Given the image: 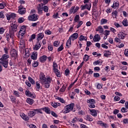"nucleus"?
<instances>
[{"label":"nucleus","instance_id":"f257e3e1","mask_svg":"<svg viewBox=\"0 0 128 128\" xmlns=\"http://www.w3.org/2000/svg\"><path fill=\"white\" fill-rule=\"evenodd\" d=\"M10 58V55H8L6 54H4L2 56V58H0V64H2L4 68H8V58Z\"/></svg>","mask_w":128,"mask_h":128},{"label":"nucleus","instance_id":"f03ea898","mask_svg":"<svg viewBox=\"0 0 128 128\" xmlns=\"http://www.w3.org/2000/svg\"><path fill=\"white\" fill-rule=\"evenodd\" d=\"M74 108V103H72L70 104H69L66 106L64 108H65L64 113L68 114L70 112H71V110L74 112H76V109Z\"/></svg>","mask_w":128,"mask_h":128},{"label":"nucleus","instance_id":"7ed1b4c3","mask_svg":"<svg viewBox=\"0 0 128 128\" xmlns=\"http://www.w3.org/2000/svg\"><path fill=\"white\" fill-rule=\"evenodd\" d=\"M16 28H18V26L16 24H12L10 28V34H12V36H14V32H16Z\"/></svg>","mask_w":128,"mask_h":128},{"label":"nucleus","instance_id":"20e7f679","mask_svg":"<svg viewBox=\"0 0 128 128\" xmlns=\"http://www.w3.org/2000/svg\"><path fill=\"white\" fill-rule=\"evenodd\" d=\"M10 56L11 58H14V60H16V58H18V51L14 49L10 51Z\"/></svg>","mask_w":128,"mask_h":128},{"label":"nucleus","instance_id":"39448f33","mask_svg":"<svg viewBox=\"0 0 128 128\" xmlns=\"http://www.w3.org/2000/svg\"><path fill=\"white\" fill-rule=\"evenodd\" d=\"M34 110V111H30L28 113V116L29 118H32L33 116H36V114H38V112H40V110L38 109H35Z\"/></svg>","mask_w":128,"mask_h":128},{"label":"nucleus","instance_id":"423d86ee","mask_svg":"<svg viewBox=\"0 0 128 128\" xmlns=\"http://www.w3.org/2000/svg\"><path fill=\"white\" fill-rule=\"evenodd\" d=\"M89 107L94 108H96V105L94 104H96V101L94 99L89 100L87 101Z\"/></svg>","mask_w":128,"mask_h":128},{"label":"nucleus","instance_id":"0eeeda50","mask_svg":"<svg viewBox=\"0 0 128 128\" xmlns=\"http://www.w3.org/2000/svg\"><path fill=\"white\" fill-rule=\"evenodd\" d=\"M38 15L36 14H33L32 16H30L28 17V20H32V22H36V20H38Z\"/></svg>","mask_w":128,"mask_h":128},{"label":"nucleus","instance_id":"6e6552de","mask_svg":"<svg viewBox=\"0 0 128 128\" xmlns=\"http://www.w3.org/2000/svg\"><path fill=\"white\" fill-rule=\"evenodd\" d=\"M40 82L42 84H44V82L46 80V78L45 77L44 74V73H40Z\"/></svg>","mask_w":128,"mask_h":128},{"label":"nucleus","instance_id":"1a4fd4ad","mask_svg":"<svg viewBox=\"0 0 128 128\" xmlns=\"http://www.w3.org/2000/svg\"><path fill=\"white\" fill-rule=\"evenodd\" d=\"M37 10H38V13L42 14V10H44V4L42 3L39 4L37 6Z\"/></svg>","mask_w":128,"mask_h":128},{"label":"nucleus","instance_id":"9d476101","mask_svg":"<svg viewBox=\"0 0 128 128\" xmlns=\"http://www.w3.org/2000/svg\"><path fill=\"white\" fill-rule=\"evenodd\" d=\"M50 78H48L46 79V80L43 83V84H44V87L46 88H50Z\"/></svg>","mask_w":128,"mask_h":128},{"label":"nucleus","instance_id":"9b49d317","mask_svg":"<svg viewBox=\"0 0 128 128\" xmlns=\"http://www.w3.org/2000/svg\"><path fill=\"white\" fill-rule=\"evenodd\" d=\"M18 12L20 14H26V8H24L22 6H20L19 7Z\"/></svg>","mask_w":128,"mask_h":128},{"label":"nucleus","instance_id":"f8f14e48","mask_svg":"<svg viewBox=\"0 0 128 128\" xmlns=\"http://www.w3.org/2000/svg\"><path fill=\"white\" fill-rule=\"evenodd\" d=\"M14 36V35H12V33H9V34H6V38L8 42V40H10V38L12 40Z\"/></svg>","mask_w":128,"mask_h":128},{"label":"nucleus","instance_id":"ddd939ff","mask_svg":"<svg viewBox=\"0 0 128 128\" xmlns=\"http://www.w3.org/2000/svg\"><path fill=\"white\" fill-rule=\"evenodd\" d=\"M78 33H74L72 34L70 38L72 40H76V38H78Z\"/></svg>","mask_w":128,"mask_h":128},{"label":"nucleus","instance_id":"4468645a","mask_svg":"<svg viewBox=\"0 0 128 128\" xmlns=\"http://www.w3.org/2000/svg\"><path fill=\"white\" fill-rule=\"evenodd\" d=\"M47 58H48V56H46L44 55L40 58V62H44L46 60Z\"/></svg>","mask_w":128,"mask_h":128},{"label":"nucleus","instance_id":"2eb2a0df","mask_svg":"<svg viewBox=\"0 0 128 128\" xmlns=\"http://www.w3.org/2000/svg\"><path fill=\"white\" fill-rule=\"evenodd\" d=\"M31 58L34 60L38 59V52H33L31 56Z\"/></svg>","mask_w":128,"mask_h":128},{"label":"nucleus","instance_id":"dca6fc26","mask_svg":"<svg viewBox=\"0 0 128 128\" xmlns=\"http://www.w3.org/2000/svg\"><path fill=\"white\" fill-rule=\"evenodd\" d=\"M120 6V3L118 2H114L113 3V5L112 6V8H118Z\"/></svg>","mask_w":128,"mask_h":128},{"label":"nucleus","instance_id":"f3484780","mask_svg":"<svg viewBox=\"0 0 128 128\" xmlns=\"http://www.w3.org/2000/svg\"><path fill=\"white\" fill-rule=\"evenodd\" d=\"M118 37L120 40H124L126 37V34L122 32H120L119 34H118Z\"/></svg>","mask_w":128,"mask_h":128},{"label":"nucleus","instance_id":"a211bd4d","mask_svg":"<svg viewBox=\"0 0 128 128\" xmlns=\"http://www.w3.org/2000/svg\"><path fill=\"white\" fill-rule=\"evenodd\" d=\"M44 36L42 32L40 33L38 35L37 40H38V42H40V40H42V38H44Z\"/></svg>","mask_w":128,"mask_h":128},{"label":"nucleus","instance_id":"6ab92c4d","mask_svg":"<svg viewBox=\"0 0 128 128\" xmlns=\"http://www.w3.org/2000/svg\"><path fill=\"white\" fill-rule=\"evenodd\" d=\"M98 36H100L98 34H96L93 38L94 42H100V38Z\"/></svg>","mask_w":128,"mask_h":128},{"label":"nucleus","instance_id":"aec40b11","mask_svg":"<svg viewBox=\"0 0 128 128\" xmlns=\"http://www.w3.org/2000/svg\"><path fill=\"white\" fill-rule=\"evenodd\" d=\"M90 114L93 116H98V113H96V110H90Z\"/></svg>","mask_w":128,"mask_h":128},{"label":"nucleus","instance_id":"412c9836","mask_svg":"<svg viewBox=\"0 0 128 128\" xmlns=\"http://www.w3.org/2000/svg\"><path fill=\"white\" fill-rule=\"evenodd\" d=\"M20 116L24 120H30V118H28V117L24 114H20Z\"/></svg>","mask_w":128,"mask_h":128},{"label":"nucleus","instance_id":"4be33fe9","mask_svg":"<svg viewBox=\"0 0 128 128\" xmlns=\"http://www.w3.org/2000/svg\"><path fill=\"white\" fill-rule=\"evenodd\" d=\"M96 32H99L100 34H103L104 33V28H102V26H98V28L96 29Z\"/></svg>","mask_w":128,"mask_h":128},{"label":"nucleus","instance_id":"5701e85b","mask_svg":"<svg viewBox=\"0 0 128 128\" xmlns=\"http://www.w3.org/2000/svg\"><path fill=\"white\" fill-rule=\"evenodd\" d=\"M42 110L45 112L46 114H50V110L48 108V107H45L42 108Z\"/></svg>","mask_w":128,"mask_h":128},{"label":"nucleus","instance_id":"b1692460","mask_svg":"<svg viewBox=\"0 0 128 128\" xmlns=\"http://www.w3.org/2000/svg\"><path fill=\"white\" fill-rule=\"evenodd\" d=\"M98 124H100L102 126H104V128H106L108 124H106L103 122L102 121H98L97 122Z\"/></svg>","mask_w":128,"mask_h":128},{"label":"nucleus","instance_id":"393cba45","mask_svg":"<svg viewBox=\"0 0 128 128\" xmlns=\"http://www.w3.org/2000/svg\"><path fill=\"white\" fill-rule=\"evenodd\" d=\"M40 88H42V86H40V82H36V90H40Z\"/></svg>","mask_w":128,"mask_h":128},{"label":"nucleus","instance_id":"a878e982","mask_svg":"<svg viewBox=\"0 0 128 128\" xmlns=\"http://www.w3.org/2000/svg\"><path fill=\"white\" fill-rule=\"evenodd\" d=\"M26 102L29 104H34V100L30 98H28L26 99Z\"/></svg>","mask_w":128,"mask_h":128},{"label":"nucleus","instance_id":"bb28decb","mask_svg":"<svg viewBox=\"0 0 128 128\" xmlns=\"http://www.w3.org/2000/svg\"><path fill=\"white\" fill-rule=\"evenodd\" d=\"M52 68H53V70H56L58 69V64H56V62H55V61L53 62Z\"/></svg>","mask_w":128,"mask_h":128},{"label":"nucleus","instance_id":"cd10ccee","mask_svg":"<svg viewBox=\"0 0 128 128\" xmlns=\"http://www.w3.org/2000/svg\"><path fill=\"white\" fill-rule=\"evenodd\" d=\"M84 119L86 120H88V122H92V118L90 117V116L87 115L84 116Z\"/></svg>","mask_w":128,"mask_h":128},{"label":"nucleus","instance_id":"c85d7f7f","mask_svg":"<svg viewBox=\"0 0 128 128\" xmlns=\"http://www.w3.org/2000/svg\"><path fill=\"white\" fill-rule=\"evenodd\" d=\"M54 72L56 74V76H58V78L60 77V72H58V69H56V70H54Z\"/></svg>","mask_w":128,"mask_h":128},{"label":"nucleus","instance_id":"c756f323","mask_svg":"<svg viewBox=\"0 0 128 128\" xmlns=\"http://www.w3.org/2000/svg\"><path fill=\"white\" fill-rule=\"evenodd\" d=\"M28 80L29 82H31V84H36V82H34V79H32V77L28 76Z\"/></svg>","mask_w":128,"mask_h":128},{"label":"nucleus","instance_id":"7c9ffc66","mask_svg":"<svg viewBox=\"0 0 128 128\" xmlns=\"http://www.w3.org/2000/svg\"><path fill=\"white\" fill-rule=\"evenodd\" d=\"M26 34V30H21L19 32L20 36H24Z\"/></svg>","mask_w":128,"mask_h":128},{"label":"nucleus","instance_id":"2f4dec72","mask_svg":"<svg viewBox=\"0 0 128 128\" xmlns=\"http://www.w3.org/2000/svg\"><path fill=\"white\" fill-rule=\"evenodd\" d=\"M56 100H60V102H62V104L64 103V100L62 98L56 96Z\"/></svg>","mask_w":128,"mask_h":128},{"label":"nucleus","instance_id":"473e14b6","mask_svg":"<svg viewBox=\"0 0 128 128\" xmlns=\"http://www.w3.org/2000/svg\"><path fill=\"white\" fill-rule=\"evenodd\" d=\"M25 94L27 96H30V98H32V94L30 90L26 91Z\"/></svg>","mask_w":128,"mask_h":128},{"label":"nucleus","instance_id":"72a5a7b5","mask_svg":"<svg viewBox=\"0 0 128 128\" xmlns=\"http://www.w3.org/2000/svg\"><path fill=\"white\" fill-rule=\"evenodd\" d=\"M72 44V40L69 38L68 40H67L66 46H70Z\"/></svg>","mask_w":128,"mask_h":128},{"label":"nucleus","instance_id":"f704fd0d","mask_svg":"<svg viewBox=\"0 0 128 128\" xmlns=\"http://www.w3.org/2000/svg\"><path fill=\"white\" fill-rule=\"evenodd\" d=\"M66 85L64 86V85H63L62 88L60 90V91L62 92H64L66 91Z\"/></svg>","mask_w":128,"mask_h":128},{"label":"nucleus","instance_id":"c9c22d12","mask_svg":"<svg viewBox=\"0 0 128 128\" xmlns=\"http://www.w3.org/2000/svg\"><path fill=\"white\" fill-rule=\"evenodd\" d=\"M122 24H123V26H128V20H124L122 21Z\"/></svg>","mask_w":128,"mask_h":128},{"label":"nucleus","instance_id":"e433bc0d","mask_svg":"<svg viewBox=\"0 0 128 128\" xmlns=\"http://www.w3.org/2000/svg\"><path fill=\"white\" fill-rule=\"evenodd\" d=\"M25 52V56H27V58H28V56H30V50H28V49H26Z\"/></svg>","mask_w":128,"mask_h":128},{"label":"nucleus","instance_id":"4c0bfd02","mask_svg":"<svg viewBox=\"0 0 128 128\" xmlns=\"http://www.w3.org/2000/svg\"><path fill=\"white\" fill-rule=\"evenodd\" d=\"M86 8L88 10H90V8L92 6V4L90 3H88V4H86Z\"/></svg>","mask_w":128,"mask_h":128},{"label":"nucleus","instance_id":"58836bf2","mask_svg":"<svg viewBox=\"0 0 128 128\" xmlns=\"http://www.w3.org/2000/svg\"><path fill=\"white\" fill-rule=\"evenodd\" d=\"M80 40H86L87 38L84 36L81 35L79 38Z\"/></svg>","mask_w":128,"mask_h":128},{"label":"nucleus","instance_id":"ea45409f","mask_svg":"<svg viewBox=\"0 0 128 128\" xmlns=\"http://www.w3.org/2000/svg\"><path fill=\"white\" fill-rule=\"evenodd\" d=\"M108 22V20L106 19H102L100 20V24H106Z\"/></svg>","mask_w":128,"mask_h":128},{"label":"nucleus","instance_id":"a19ab883","mask_svg":"<svg viewBox=\"0 0 128 128\" xmlns=\"http://www.w3.org/2000/svg\"><path fill=\"white\" fill-rule=\"evenodd\" d=\"M110 31L106 30H105V31L104 32V34L106 36H110Z\"/></svg>","mask_w":128,"mask_h":128},{"label":"nucleus","instance_id":"79ce46f5","mask_svg":"<svg viewBox=\"0 0 128 128\" xmlns=\"http://www.w3.org/2000/svg\"><path fill=\"white\" fill-rule=\"evenodd\" d=\"M74 20L75 22H78V20H80V16L76 15L74 18Z\"/></svg>","mask_w":128,"mask_h":128},{"label":"nucleus","instance_id":"37998d69","mask_svg":"<svg viewBox=\"0 0 128 128\" xmlns=\"http://www.w3.org/2000/svg\"><path fill=\"white\" fill-rule=\"evenodd\" d=\"M104 56H110V52L108 50L104 52Z\"/></svg>","mask_w":128,"mask_h":128},{"label":"nucleus","instance_id":"c03bdc74","mask_svg":"<svg viewBox=\"0 0 128 128\" xmlns=\"http://www.w3.org/2000/svg\"><path fill=\"white\" fill-rule=\"evenodd\" d=\"M18 22L20 24H22L24 22V18H20L18 19Z\"/></svg>","mask_w":128,"mask_h":128},{"label":"nucleus","instance_id":"a18cd8bd","mask_svg":"<svg viewBox=\"0 0 128 128\" xmlns=\"http://www.w3.org/2000/svg\"><path fill=\"white\" fill-rule=\"evenodd\" d=\"M43 10L44 12H48V6H43Z\"/></svg>","mask_w":128,"mask_h":128},{"label":"nucleus","instance_id":"49530a36","mask_svg":"<svg viewBox=\"0 0 128 128\" xmlns=\"http://www.w3.org/2000/svg\"><path fill=\"white\" fill-rule=\"evenodd\" d=\"M120 100V98L118 96H115V97L114 98V100L116 102H118Z\"/></svg>","mask_w":128,"mask_h":128},{"label":"nucleus","instance_id":"de8ad7c7","mask_svg":"<svg viewBox=\"0 0 128 128\" xmlns=\"http://www.w3.org/2000/svg\"><path fill=\"white\" fill-rule=\"evenodd\" d=\"M32 66L34 68H36L38 66V62H34Z\"/></svg>","mask_w":128,"mask_h":128},{"label":"nucleus","instance_id":"09e8293b","mask_svg":"<svg viewBox=\"0 0 128 128\" xmlns=\"http://www.w3.org/2000/svg\"><path fill=\"white\" fill-rule=\"evenodd\" d=\"M82 21L79 22L78 24L76 25V28H78L80 26H82Z\"/></svg>","mask_w":128,"mask_h":128},{"label":"nucleus","instance_id":"8fccbe9b","mask_svg":"<svg viewBox=\"0 0 128 128\" xmlns=\"http://www.w3.org/2000/svg\"><path fill=\"white\" fill-rule=\"evenodd\" d=\"M112 16L113 18H116V15L118 14V12L116 11H114V12H112Z\"/></svg>","mask_w":128,"mask_h":128},{"label":"nucleus","instance_id":"3c124183","mask_svg":"<svg viewBox=\"0 0 128 128\" xmlns=\"http://www.w3.org/2000/svg\"><path fill=\"white\" fill-rule=\"evenodd\" d=\"M84 60L85 62H88V56L84 55Z\"/></svg>","mask_w":128,"mask_h":128},{"label":"nucleus","instance_id":"603ef678","mask_svg":"<svg viewBox=\"0 0 128 128\" xmlns=\"http://www.w3.org/2000/svg\"><path fill=\"white\" fill-rule=\"evenodd\" d=\"M14 96H18V98L20 97V94H18V92L16 90L14 91Z\"/></svg>","mask_w":128,"mask_h":128},{"label":"nucleus","instance_id":"864d4df0","mask_svg":"<svg viewBox=\"0 0 128 128\" xmlns=\"http://www.w3.org/2000/svg\"><path fill=\"white\" fill-rule=\"evenodd\" d=\"M6 18L8 20H10V18H12V16L10 14H6Z\"/></svg>","mask_w":128,"mask_h":128},{"label":"nucleus","instance_id":"5fc2aeb1","mask_svg":"<svg viewBox=\"0 0 128 128\" xmlns=\"http://www.w3.org/2000/svg\"><path fill=\"white\" fill-rule=\"evenodd\" d=\"M40 48V47L38 46V44H36L34 48V50H39Z\"/></svg>","mask_w":128,"mask_h":128},{"label":"nucleus","instance_id":"6e6d98bb","mask_svg":"<svg viewBox=\"0 0 128 128\" xmlns=\"http://www.w3.org/2000/svg\"><path fill=\"white\" fill-rule=\"evenodd\" d=\"M0 18H4V14L2 12H0Z\"/></svg>","mask_w":128,"mask_h":128},{"label":"nucleus","instance_id":"4d7b16f0","mask_svg":"<svg viewBox=\"0 0 128 128\" xmlns=\"http://www.w3.org/2000/svg\"><path fill=\"white\" fill-rule=\"evenodd\" d=\"M4 32V28H0V34H2Z\"/></svg>","mask_w":128,"mask_h":128},{"label":"nucleus","instance_id":"13d9d810","mask_svg":"<svg viewBox=\"0 0 128 128\" xmlns=\"http://www.w3.org/2000/svg\"><path fill=\"white\" fill-rule=\"evenodd\" d=\"M51 114H52V116H54V118H58V114H56V112H51Z\"/></svg>","mask_w":128,"mask_h":128},{"label":"nucleus","instance_id":"bf43d9fd","mask_svg":"<svg viewBox=\"0 0 128 128\" xmlns=\"http://www.w3.org/2000/svg\"><path fill=\"white\" fill-rule=\"evenodd\" d=\"M62 50H64V47L62 46V44L58 48V52H62Z\"/></svg>","mask_w":128,"mask_h":128},{"label":"nucleus","instance_id":"052dcab7","mask_svg":"<svg viewBox=\"0 0 128 128\" xmlns=\"http://www.w3.org/2000/svg\"><path fill=\"white\" fill-rule=\"evenodd\" d=\"M122 112H128V110H126V108H122L121 110Z\"/></svg>","mask_w":128,"mask_h":128},{"label":"nucleus","instance_id":"680f3d73","mask_svg":"<svg viewBox=\"0 0 128 128\" xmlns=\"http://www.w3.org/2000/svg\"><path fill=\"white\" fill-rule=\"evenodd\" d=\"M38 24V22H35V23H32V26H33V28H34Z\"/></svg>","mask_w":128,"mask_h":128},{"label":"nucleus","instance_id":"e2e57ef3","mask_svg":"<svg viewBox=\"0 0 128 128\" xmlns=\"http://www.w3.org/2000/svg\"><path fill=\"white\" fill-rule=\"evenodd\" d=\"M45 34H52V31L50 30H46L45 31Z\"/></svg>","mask_w":128,"mask_h":128},{"label":"nucleus","instance_id":"0e129e2a","mask_svg":"<svg viewBox=\"0 0 128 128\" xmlns=\"http://www.w3.org/2000/svg\"><path fill=\"white\" fill-rule=\"evenodd\" d=\"M98 76H100V74H98V73H94V78H98Z\"/></svg>","mask_w":128,"mask_h":128},{"label":"nucleus","instance_id":"69168bd1","mask_svg":"<svg viewBox=\"0 0 128 128\" xmlns=\"http://www.w3.org/2000/svg\"><path fill=\"white\" fill-rule=\"evenodd\" d=\"M124 54L126 56H128V49L125 50Z\"/></svg>","mask_w":128,"mask_h":128},{"label":"nucleus","instance_id":"338daca9","mask_svg":"<svg viewBox=\"0 0 128 128\" xmlns=\"http://www.w3.org/2000/svg\"><path fill=\"white\" fill-rule=\"evenodd\" d=\"M65 74L66 76H68V74H70V70L68 68L66 70Z\"/></svg>","mask_w":128,"mask_h":128},{"label":"nucleus","instance_id":"774afa93","mask_svg":"<svg viewBox=\"0 0 128 128\" xmlns=\"http://www.w3.org/2000/svg\"><path fill=\"white\" fill-rule=\"evenodd\" d=\"M30 128H36V126L35 125H34V124H31L30 125Z\"/></svg>","mask_w":128,"mask_h":128}]
</instances>
